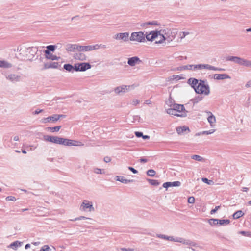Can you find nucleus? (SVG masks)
I'll return each mask as SVG.
<instances>
[{"label": "nucleus", "instance_id": "obj_1", "mask_svg": "<svg viewBox=\"0 0 251 251\" xmlns=\"http://www.w3.org/2000/svg\"><path fill=\"white\" fill-rule=\"evenodd\" d=\"M188 81L197 93L203 95H208L209 93V88L203 81L199 82L197 79L192 78H190Z\"/></svg>", "mask_w": 251, "mask_h": 251}, {"label": "nucleus", "instance_id": "obj_2", "mask_svg": "<svg viewBox=\"0 0 251 251\" xmlns=\"http://www.w3.org/2000/svg\"><path fill=\"white\" fill-rule=\"evenodd\" d=\"M166 111L169 115L177 117H185L187 115V111L185 110L184 105L182 104H174Z\"/></svg>", "mask_w": 251, "mask_h": 251}, {"label": "nucleus", "instance_id": "obj_3", "mask_svg": "<svg viewBox=\"0 0 251 251\" xmlns=\"http://www.w3.org/2000/svg\"><path fill=\"white\" fill-rule=\"evenodd\" d=\"M130 40L140 43L144 42H145V35L141 31L133 32L131 34Z\"/></svg>", "mask_w": 251, "mask_h": 251}, {"label": "nucleus", "instance_id": "obj_4", "mask_svg": "<svg viewBox=\"0 0 251 251\" xmlns=\"http://www.w3.org/2000/svg\"><path fill=\"white\" fill-rule=\"evenodd\" d=\"M64 146H81L82 144L81 142L75 140H70L68 139L60 137L59 144Z\"/></svg>", "mask_w": 251, "mask_h": 251}, {"label": "nucleus", "instance_id": "obj_5", "mask_svg": "<svg viewBox=\"0 0 251 251\" xmlns=\"http://www.w3.org/2000/svg\"><path fill=\"white\" fill-rule=\"evenodd\" d=\"M91 68L89 63H77L75 65V69L76 71H85Z\"/></svg>", "mask_w": 251, "mask_h": 251}, {"label": "nucleus", "instance_id": "obj_6", "mask_svg": "<svg viewBox=\"0 0 251 251\" xmlns=\"http://www.w3.org/2000/svg\"><path fill=\"white\" fill-rule=\"evenodd\" d=\"M100 47L105 48V46L102 45L96 44V45H93V46H80L79 50L81 51H90V50H97Z\"/></svg>", "mask_w": 251, "mask_h": 251}, {"label": "nucleus", "instance_id": "obj_7", "mask_svg": "<svg viewBox=\"0 0 251 251\" xmlns=\"http://www.w3.org/2000/svg\"><path fill=\"white\" fill-rule=\"evenodd\" d=\"M194 70L195 69H206L208 70H223V69H218L217 68H215L213 66H210L209 65H203V64H200V65H194Z\"/></svg>", "mask_w": 251, "mask_h": 251}, {"label": "nucleus", "instance_id": "obj_8", "mask_svg": "<svg viewBox=\"0 0 251 251\" xmlns=\"http://www.w3.org/2000/svg\"><path fill=\"white\" fill-rule=\"evenodd\" d=\"M61 117H62V115H53V116H50L47 118L42 119L41 121L42 123H44L49 122H54L58 120Z\"/></svg>", "mask_w": 251, "mask_h": 251}, {"label": "nucleus", "instance_id": "obj_9", "mask_svg": "<svg viewBox=\"0 0 251 251\" xmlns=\"http://www.w3.org/2000/svg\"><path fill=\"white\" fill-rule=\"evenodd\" d=\"M227 60L232 61L236 63H238L240 65L245 66L246 63H247V60L238 57H228L226 58Z\"/></svg>", "mask_w": 251, "mask_h": 251}, {"label": "nucleus", "instance_id": "obj_10", "mask_svg": "<svg viewBox=\"0 0 251 251\" xmlns=\"http://www.w3.org/2000/svg\"><path fill=\"white\" fill-rule=\"evenodd\" d=\"M157 31H152L149 33L147 32L145 35V39L149 41H154L155 40Z\"/></svg>", "mask_w": 251, "mask_h": 251}, {"label": "nucleus", "instance_id": "obj_11", "mask_svg": "<svg viewBox=\"0 0 251 251\" xmlns=\"http://www.w3.org/2000/svg\"><path fill=\"white\" fill-rule=\"evenodd\" d=\"M166 40V37L164 35L161 33L160 31H157V34L155 38V43L156 44H161Z\"/></svg>", "mask_w": 251, "mask_h": 251}, {"label": "nucleus", "instance_id": "obj_12", "mask_svg": "<svg viewBox=\"0 0 251 251\" xmlns=\"http://www.w3.org/2000/svg\"><path fill=\"white\" fill-rule=\"evenodd\" d=\"M129 37V33L127 32L120 33L115 35L116 39H121L124 41H127Z\"/></svg>", "mask_w": 251, "mask_h": 251}, {"label": "nucleus", "instance_id": "obj_13", "mask_svg": "<svg viewBox=\"0 0 251 251\" xmlns=\"http://www.w3.org/2000/svg\"><path fill=\"white\" fill-rule=\"evenodd\" d=\"M181 183L179 181L167 182L163 184V187L167 188L169 187H178L180 186Z\"/></svg>", "mask_w": 251, "mask_h": 251}, {"label": "nucleus", "instance_id": "obj_14", "mask_svg": "<svg viewBox=\"0 0 251 251\" xmlns=\"http://www.w3.org/2000/svg\"><path fill=\"white\" fill-rule=\"evenodd\" d=\"M81 207H82L83 210H85L87 208H89L90 211L94 210V208L93 207L92 204L87 201H84L82 202Z\"/></svg>", "mask_w": 251, "mask_h": 251}, {"label": "nucleus", "instance_id": "obj_15", "mask_svg": "<svg viewBox=\"0 0 251 251\" xmlns=\"http://www.w3.org/2000/svg\"><path fill=\"white\" fill-rule=\"evenodd\" d=\"M130 88L129 86H122L120 87H118L115 89V92L119 94L120 93H124L127 91Z\"/></svg>", "mask_w": 251, "mask_h": 251}, {"label": "nucleus", "instance_id": "obj_16", "mask_svg": "<svg viewBox=\"0 0 251 251\" xmlns=\"http://www.w3.org/2000/svg\"><path fill=\"white\" fill-rule=\"evenodd\" d=\"M207 120L208 122L210 123L211 126H213L216 122L215 117L210 112H207Z\"/></svg>", "mask_w": 251, "mask_h": 251}, {"label": "nucleus", "instance_id": "obj_17", "mask_svg": "<svg viewBox=\"0 0 251 251\" xmlns=\"http://www.w3.org/2000/svg\"><path fill=\"white\" fill-rule=\"evenodd\" d=\"M45 53L46 57L48 59H51L52 60H58V57L56 55L51 54L48 50H45Z\"/></svg>", "mask_w": 251, "mask_h": 251}, {"label": "nucleus", "instance_id": "obj_18", "mask_svg": "<svg viewBox=\"0 0 251 251\" xmlns=\"http://www.w3.org/2000/svg\"><path fill=\"white\" fill-rule=\"evenodd\" d=\"M12 67V64L4 60H0V67L3 68H9Z\"/></svg>", "mask_w": 251, "mask_h": 251}, {"label": "nucleus", "instance_id": "obj_19", "mask_svg": "<svg viewBox=\"0 0 251 251\" xmlns=\"http://www.w3.org/2000/svg\"><path fill=\"white\" fill-rule=\"evenodd\" d=\"M140 60L139 58L137 57H133L129 58L128 60V64L131 66H134L137 63L140 62Z\"/></svg>", "mask_w": 251, "mask_h": 251}, {"label": "nucleus", "instance_id": "obj_20", "mask_svg": "<svg viewBox=\"0 0 251 251\" xmlns=\"http://www.w3.org/2000/svg\"><path fill=\"white\" fill-rule=\"evenodd\" d=\"M214 78L216 79H225L229 78L230 77L226 74H216L214 75Z\"/></svg>", "mask_w": 251, "mask_h": 251}, {"label": "nucleus", "instance_id": "obj_21", "mask_svg": "<svg viewBox=\"0 0 251 251\" xmlns=\"http://www.w3.org/2000/svg\"><path fill=\"white\" fill-rule=\"evenodd\" d=\"M244 215V213L242 210H238L233 214V218L234 219H237L242 217Z\"/></svg>", "mask_w": 251, "mask_h": 251}, {"label": "nucleus", "instance_id": "obj_22", "mask_svg": "<svg viewBox=\"0 0 251 251\" xmlns=\"http://www.w3.org/2000/svg\"><path fill=\"white\" fill-rule=\"evenodd\" d=\"M187 130H189V128L186 126L178 127L176 128V131L179 134H182Z\"/></svg>", "mask_w": 251, "mask_h": 251}, {"label": "nucleus", "instance_id": "obj_23", "mask_svg": "<svg viewBox=\"0 0 251 251\" xmlns=\"http://www.w3.org/2000/svg\"><path fill=\"white\" fill-rule=\"evenodd\" d=\"M64 68L68 71H73L74 70H75V67H74L72 65H70V64H65L64 65Z\"/></svg>", "mask_w": 251, "mask_h": 251}, {"label": "nucleus", "instance_id": "obj_24", "mask_svg": "<svg viewBox=\"0 0 251 251\" xmlns=\"http://www.w3.org/2000/svg\"><path fill=\"white\" fill-rule=\"evenodd\" d=\"M20 246H21V243L17 241L12 243L10 245L9 247L12 249L16 250L17 247Z\"/></svg>", "mask_w": 251, "mask_h": 251}, {"label": "nucleus", "instance_id": "obj_25", "mask_svg": "<svg viewBox=\"0 0 251 251\" xmlns=\"http://www.w3.org/2000/svg\"><path fill=\"white\" fill-rule=\"evenodd\" d=\"M117 180L121 181L124 183H128L133 181V180H127L124 178L123 177H119Z\"/></svg>", "mask_w": 251, "mask_h": 251}, {"label": "nucleus", "instance_id": "obj_26", "mask_svg": "<svg viewBox=\"0 0 251 251\" xmlns=\"http://www.w3.org/2000/svg\"><path fill=\"white\" fill-rule=\"evenodd\" d=\"M8 78L11 81H18L19 80V76L15 75H10L8 76Z\"/></svg>", "mask_w": 251, "mask_h": 251}, {"label": "nucleus", "instance_id": "obj_27", "mask_svg": "<svg viewBox=\"0 0 251 251\" xmlns=\"http://www.w3.org/2000/svg\"><path fill=\"white\" fill-rule=\"evenodd\" d=\"M60 128H61L60 126H55V127H48V129L49 130H50L52 132H54L55 131H58Z\"/></svg>", "mask_w": 251, "mask_h": 251}, {"label": "nucleus", "instance_id": "obj_28", "mask_svg": "<svg viewBox=\"0 0 251 251\" xmlns=\"http://www.w3.org/2000/svg\"><path fill=\"white\" fill-rule=\"evenodd\" d=\"M164 238L165 239H167L168 240L174 241H176V242H179L183 243H184V242L183 240H178V239L175 240L172 237H164Z\"/></svg>", "mask_w": 251, "mask_h": 251}, {"label": "nucleus", "instance_id": "obj_29", "mask_svg": "<svg viewBox=\"0 0 251 251\" xmlns=\"http://www.w3.org/2000/svg\"><path fill=\"white\" fill-rule=\"evenodd\" d=\"M230 223L229 220H219V224L221 225L224 224L227 225Z\"/></svg>", "mask_w": 251, "mask_h": 251}, {"label": "nucleus", "instance_id": "obj_30", "mask_svg": "<svg viewBox=\"0 0 251 251\" xmlns=\"http://www.w3.org/2000/svg\"><path fill=\"white\" fill-rule=\"evenodd\" d=\"M44 139L48 142H53V136L47 135L44 136Z\"/></svg>", "mask_w": 251, "mask_h": 251}, {"label": "nucleus", "instance_id": "obj_31", "mask_svg": "<svg viewBox=\"0 0 251 251\" xmlns=\"http://www.w3.org/2000/svg\"><path fill=\"white\" fill-rule=\"evenodd\" d=\"M147 174L149 176H153L155 174V172L152 169H150L147 171Z\"/></svg>", "mask_w": 251, "mask_h": 251}, {"label": "nucleus", "instance_id": "obj_32", "mask_svg": "<svg viewBox=\"0 0 251 251\" xmlns=\"http://www.w3.org/2000/svg\"><path fill=\"white\" fill-rule=\"evenodd\" d=\"M190 33L188 32H181L179 33V37L181 39H183L186 35H189Z\"/></svg>", "mask_w": 251, "mask_h": 251}, {"label": "nucleus", "instance_id": "obj_33", "mask_svg": "<svg viewBox=\"0 0 251 251\" xmlns=\"http://www.w3.org/2000/svg\"><path fill=\"white\" fill-rule=\"evenodd\" d=\"M149 182L152 185H158L159 182L156 180H153V179H149Z\"/></svg>", "mask_w": 251, "mask_h": 251}, {"label": "nucleus", "instance_id": "obj_34", "mask_svg": "<svg viewBox=\"0 0 251 251\" xmlns=\"http://www.w3.org/2000/svg\"><path fill=\"white\" fill-rule=\"evenodd\" d=\"M181 78V77L178 75H173L169 77L170 80H179Z\"/></svg>", "mask_w": 251, "mask_h": 251}, {"label": "nucleus", "instance_id": "obj_35", "mask_svg": "<svg viewBox=\"0 0 251 251\" xmlns=\"http://www.w3.org/2000/svg\"><path fill=\"white\" fill-rule=\"evenodd\" d=\"M192 158L194 160H198L199 161H201L203 160L202 157H201L200 156L197 155H194L192 156Z\"/></svg>", "mask_w": 251, "mask_h": 251}, {"label": "nucleus", "instance_id": "obj_36", "mask_svg": "<svg viewBox=\"0 0 251 251\" xmlns=\"http://www.w3.org/2000/svg\"><path fill=\"white\" fill-rule=\"evenodd\" d=\"M171 36L166 37V39L168 40L169 41H172L174 39L175 36V34L174 33L171 32Z\"/></svg>", "mask_w": 251, "mask_h": 251}, {"label": "nucleus", "instance_id": "obj_37", "mask_svg": "<svg viewBox=\"0 0 251 251\" xmlns=\"http://www.w3.org/2000/svg\"><path fill=\"white\" fill-rule=\"evenodd\" d=\"M240 234L245 236L251 237V232H245V231H240Z\"/></svg>", "mask_w": 251, "mask_h": 251}, {"label": "nucleus", "instance_id": "obj_38", "mask_svg": "<svg viewBox=\"0 0 251 251\" xmlns=\"http://www.w3.org/2000/svg\"><path fill=\"white\" fill-rule=\"evenodd\" d=\"M55 47L54 45H49L47 47V50L49 51L50 50L53 51L55 50Z\"/></svg>", "mask_w": 251, "mask_h": 251}, {"label": "nucleus", "instance_id": "obj_39", "mask_svg": "<svg viewBox=\"0 0 251 251\" xmlns=\"http://www.w3.org/2000/svg\"><path fill=\"white\" fill-rule=\"evenodd\" d=\"M202 180L203 182L210 185V184H212L213 183V181H211V180H208L207 178H202Z\"/></svg>", "mask_w": 251, "mask_h": 251}, {"label": "nucleus", "instance_id": "obj_40", "mask_svg": "<svg viewBox=\"0 0 251 251\" xmlns=\"http://www.w3.org/2000/svg\"><path fill=\"white\" fill-rule=\"evenodd\" d=\"M94 172L96 174H102V170L100 168H95L94 169Z\"/></svg>", "mask_w": 251, "mask_h": 251}, {"label": "nucleus", "instance_id": "obj_41", "mask_svg": "<svg viewBox=\"0 0 251 251\" xmlns=\"http://www.w3.org/2000/svg\"><path fill=\"white\" fill-rule=\"evenodd\" d=\"M50 247L48 245L44 246L40 250V251H49Z\"/></svg>", "mask_w": 251, "mask_h": 251}, {"label": "nucleus", "instance_id": "obj_42", "mask_svg": "<svg viewBox=\"0 0 251 251\" xmlns=\"http://www.w3.org/2000/svg\"><path fill=\"white\" fill-rule=\"evenodd\" d=\"M59 138H60V137H59L53 136V139L52 143L58 144L59 141Z\"/></svg>", "mask_w": 251, "mask_h": 251}, {"label": "nucleus", "instance_id": "obj_43", "mask_svg": "<svg viewBox=\"0 0 251 251\" xmlns=\"http://www.w3.org/2000/svg\"><path fill=\"white\" fill-rule=\"evenodd\" d=\"M6 200L7 201H16V198L14 196H8V197H7L6 198Z\"/></svg>", "mask_w": 251, "mask_h": 251}, {"label": "nucleus", "instance_id": "obj_44", "mask_svg": "<svg viewBox=\"0 0 251 251\" xmlns=\"http://www.w3.org/2000/svg\"><path fill=\"white\" fill-rule=\"evenodd\" d=\"M188 201L190 203H193L195 202V198L193 197H190L188 198Z\"/></svg>", "mask_w": 251, "mask_h": 251}, {"label": "nucleus", "instance_id": "obj_45", "mask_svg": "<svg viewBox=\"0 0 251 251\" xmlns=\"http://www.w3.org/2000/svg\"><path fill=\"white\" fill-rule=\"evenodd\" d=\"M111 160V159L110 157L109 156H105L104 158V162H105L106 163H108V162H110Z\"/></svg>", "mask_w": 251, "mask_h": 251}, {"label": "nucleus", "instance_id": "obj_46", "mask_svg": "<svg viewBox=\"0 0 251 251\" xmlns=\"http://www.w3.org/2000/svg\"><path fill=\"white\" fill-rule=\"evenodd\" d=\"M139 103V101L138 100H133L132 101V104L133 105H137Z\"/></svg>", "mask_w": 251, "mask_h": 251}, {"label": "nucleus", "instance_id": "obj_47", "mask_svg": "<svg viewBox=\"0 0 251 251\" xmlns=\"http://www.w3.org/2000/svg\"><path fill=\"white\" fill-rule=\"evenodd\" d=\"M128 169L132 172L134 174H136L138 171L132 167H128Z\"/></svg>", "mask_w": 251, "mask_h": 251}, {"label": "nucleus", "instance_id": "obj_48", "mask_svg": "<svg viewBox=\"0 0 251 251\" xmlns=\"http://www.w3.org/2000/svg\"><path fill=\"white\" fill-rule=\"evenodd\" d=\"M219 208H220L219 206H216L214 209H212L211 211V214H212L214 213L215 212H216Z\"/></svg>", "mask_w": 251, "mask_h": 251}, {"label": "nucleus", "instance_id": "obj_49", "mask_svg": "<svg viewBox=\"0 0 251 251\" xmlns=\"http://www.w3.org/2000/svg\"><path fill=\"white\" fill-rule=\"evenodd\" d=\"M214 131H215L214 130H211L209 131H204L203 133V134H210L213 133Z\"/></svg>", "mask_w": 251, "mask_h": 251}, {"label": "nucleus", "instance_id": "obj_50", "mask_svg": "<svg viewBox=\"0 0 251 251\" xmlns=\"http://www.w3.org/2000/svg\"><path fill=\"white\" fill-rule=\"evenodd\" d=\"M135 134L137 137H142L143 136V133L140 132H136Z\"/></svg>", "mask_w": 251, "mask_h": 251}, {"label": "nucleus", "instance_id": "obj_51", "mask_svg": "<svg viewBox=\"0 0 251 251\" xmlns=\"http://www.w3.org/2000/svg\"><path fill=\"white\" fill-rule=\"evenodd\" d=\"M210 221H212L213 222L214 225H217L219 224V220L218 219H211Z\"/></svg>", "mask_w": 251, "mask_h": 251}, {"label": "nucleus", "instance_id": "obj_52", "mask_svg": "<svg viewBox=\"0 0 251 251\" xmlns=\"http://www.w3.org/2000/svg\"><path fill=\"white\" fill-rule=\"evenodd\" d=\"M121 250L122 251H134L133 249H130V248H129V249L122 248Z\"/></svg>", "mask_w": 251, "mask_h": 251}, {"label": "nucleus", "instance_id": "obj_53", "mask_svg": "<svg viewBox=\"0 0 251 251\" xmlns=\"http://www.w3.org/2000/svg\"><path fill=\"white\" fill-rule=\"evenodd\" d=\"M245 66L251 67V61L247 60V63H246Z\"/></svg>", "mask_w": 251, "mask_h": 251}, {"label": "nucleus", "instance_id": "obj_54", "mask_svg": "<svg viewBox=\"0 0 251 251\" xmlns=\"http://www.w3.org/2000/svg\"><path fill=\"white\" fill-rule=\"evenodd\" d=\"M140 161L142 163H145V162H147V160L146 159H144V158H141L140 159Z\"/></svg>", "mask_w": 251, "mask_h": 251}, {"label": "nucleus", "instance_id": "obj_55", "mask_svg": "<svg viewBox=\"0 0 251 251\" xmlns=\"http://www.w3.org/2000/svg\"><path fill=\"white\" fill-rule=\"evenodd\" d=\"M57 64H58L56 63H53L51 65H50V67H53V68H55L57 67Z\"/></svg>", "mask_w": 251, "mask_h": 251}, {"label": "nucleus", "instance_id": "obj_56", "mask_svg": "<svg viewBox=\"0 0 251 251\" xmlns=\"http://www.w3.org/2000/svg\"><path fill=\"white\" fill-rule=\"evenodd\" d=\"M42 111V110H35L34 112V113L35 114H39V113L41 112Z\"/></svg>", "mask_w": 251, "mask_h": 251}, {"label": "nucleus", "instance_id": "obj_57", "mask_svg": "<svg viewBox=\"0 0 251 251\" xmlns=\"http://www.w3.org/2000/svg\"><path fill=\"white\" fill-rule=\"evenodd\" d=\"M14 140L15 141H18L19 140V137L18 136H16L14 137Z\"/></svg>", "mask_w": 251, "mask_h": 251}, {"label": "nucleus", "instance_id": "obj_58", "mask_svg": "<svg viewBox=\"0 0 251 251\" xmlns=\"http://www.w3.org/2000/svg\"><path fill=\"white\" fill-rule=\"evenodd\" d=\"M30 244H26V245L25 246V248L26 249H28V248H30Z\"/></svg>", "mask_w": 251, "mask_h": 251}, {"label": "nucleus", "instance_id": "obj_59", "mask_svg": "<svg viewBox=\"0 0 251 251\" xmlns=\"http://www.w3.org/2000/svg\"><path fill=\"white\" fill-rule=\"evenodd\" d=\"M143 138L144 139H149V136H147V135H145V136H142Z\"/></svg>", "mask_w": 251, "mask_h": 251}, {"label": "nucleus", "instance_id": "obj_60", "mask_svg": "<svg viewBox=\"0 0 251 251\" xmlns=\"http://www.w3.org/2000/svg\"><path fill=\"white\" fill-rule=\"evenodd\" d=\"M27 210H28V209L25 208V209H21V212H23L27 211Z\"/></svg>", "mask_w": 251, "mask_h": 251}, {"label": "nucleus", "instance_id": "obj_61", "mask_svg": "<svg viewBox=\"0 0 251 251\" xmlns=\"http://www.w3.org/2000/svg\"><path fill=\"white\" fill-rule=\"evenodd\" d=\"M247 31H248V32H250V31H251V28L247 29Z\"/></svg>", "mask_w": 251, "mask_h": 251}, {"label": "nucleus", "instance_id": "obj_62", "mask_svg": "<svg viewBox=\"0 0 251 251\" xmlns=\"http://www.w3.org/2000/svg\"><path fill=\"white\" fill-rule=\"evenodd\" d=\"M22 152L24 154H25L26 153V151L25 150H23Z\"/></svg>", "mask_w": 251, "mask_h": 251}, {"label": "nucleus", "instance_id": "obj_63", "mask_svg": "<svg viewBox=\"0 0 251 251\" xmlns=\"http://www.w3.org/2000/svg\"><path fill=\"white\" fill-rule=\"evenodd\" d=\"M247 190H248V188H244V191L246 192V191H247Z\"/></svg>", "mask_w": 251, "mask_h": 251}, {"label": "nucleus", "instance_id": "obj_64", "mask_svg": "<svg viewBox=\"0 0 251 251\" xmlns=\"http://www.w3.org/2000/svg\"><path fill=\"white\" fill-rule=\"evenodd\" d=\"M248 203L249 205H251V201H249Z\"/></svg>", "mask_w": 251, "mask_h": 251}]
</instances>
